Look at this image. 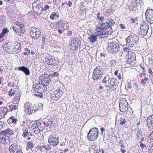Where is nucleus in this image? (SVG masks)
<instances>
[{"label":"nucleus","instance_id":"obj_35","mask_svg":"<svg viewBox=\"0 0 153 153\" xmlns=\"http://www.w3.org/2000/svg\"><path fill=\"white\" fill-rule=\"evenodd\" d=\"M29 133L28 132V129L27 128H26L23 131V132L22 134V136L23 137L25 138L27 135H28Z\"/></svg>","mask_w":153,"mask_h":153},{"label":"nucleus","instance_id":"obj_33","mask_svg":"<svg viewBox=\"0 0 153 153\" xmlns=\"http://www.w3.org/2000/svg\"><path fill=\"white\" fill-rule=\"evenodd\" d=\"M8 107L10 108V111H12L13 110H15L18 109V106L15 105H8Z\"/></svg>","mask_w":153,"mask_h":153},{"label":"nucleus","instance_id":"obj_23","mask_svg":"<svg viewBox=\"0 0 153 153\" xmlns=\"http://www.w3.org/2000/svg\"><path fill=\"white\" fill-rule=\"evenodd\" d=\"M18 149V146L16 144L11 145L9 148V150L11 153H16Z\"/></svg>","mask_w":153,"mask_h":153},{"label":"nucleus","instance_id":"obj_16","mask_svg":"<svg viewBox=\"0 0 153 153\" xmlns=\"http://www.w3.org/2000/svg\"><path fill=\"white\" fill-rule=\"evenodd\" d=\"M63 94V92L62 91L59 89L56 90L53 92V94H51V99L53 100H53L55 101H56L60 98Z\"/></svg>","mask_w":153,"mask_h":153},{"label":"nucleus","instance_id":"obj_55","mask_svg":"<svg viewBox=\"0 0 153 153\" xmlns=\"http://www.w3.org/2000/svg\"><path fill=\"white\" fill-rule=\"evenodd\" d=\"M149 63L151 64H153V60L152 58V57H149L148 59Z\"/></svg>","mask_w":153,"mask_h":153},{"label":"nucleus","instance_id":"obj_20","mask_svg":"<svg viewBox=\"0 0 153 153\" xmlns=\"http://www.w3.org/2000/svg\"><path fill=\"white\" fill-rule=\"evenodd\" d=\"M1 135L0 136V141L3 144L10 143V138L7 136Z\"/></svg>","mask_w":153,"mask_h":153},{"label":"nucleus","instance_id":"obj_60","mask_svg":"<svg viewBox=\"0 0 153 153\" xmlns=\"http://www.w3.org/2000/svg\"><path fill=\"white\" fill-rule=\"evenodd\" d=\"M94 152L95 153H101V149H99L95 150L94 151Z\"/></svg>","mask_w":153,"mask_h":153},{"label":"nucleus","instance_id":"obj_31","mask_svg":"<svg viewBox=\"0 0 153 153\" xmlns=\"http://www.w3.org/2000/svg\"><path fill=\"white\" fill-rule=\"evenodd\" d=\"M50 27L53 29H55L57 28H58L59 27V24L58 22L52 23L50 25Z\"/></svg>","mask_w":153,"mask_h":153},{"label":"nucleus","instance_id":"obj_56","mask_svg":"<svg viewBox=\"0 0 153 153\" xmlns=\"http://www.w3.org/2000/svg\"><path fill=\"white\" fill-rule=\"evenodd\" d=\"M119 26L120 27V28L122 29H124L125 28V27L123 24H120L119 25Z\"/></svg>","mask_w":153,"mask_h":153},{"label":"nucleus","instance_id":"obj_45","mask_svg":"<svg viewBox=\"0 0 153 153\" xmlns=\"http://www.w3.org/2000/svg\"><path fill=\"white\" fill-rule=\"evenodd\" d=\"M0 19L1 21H2V22H5L6 21V17L2 15Z\"/></svg>","mask_w":153,"mask_h":153},{"label":"nucleus","instance_id":"obj_7","mask_svg":"<svg viewBox=\"0 0 153 153\" xmlns=\"http://www.w3.org/2000/svg\"><path fill=\"white\" fill-rule=\"evenodd\" d=\"M30 34L32 38L34 39H38L40 35V32L37 28L31 27L30 29Z\"/></svg>","mask_w":153,"mask_h":153},{"label":"nucleus","instance_id":"obj_46","mask_svg":"<svg viewBox=\"0 0 153 153\" xmlns=\"http://www.w3.org/2000/svg\"><path fill=\"white\" fill-rule=\"evenodd\" d=\"M42 46H44V45L45 44V40L46 38H45V36H42Z\"/></svg>","mask_w":153,"mask_h":153},{"label":"nucleus","instance_id":"obj_52","mask_svg":"<svg viewBox=\"0 0 153 153\" xmlns=\"http://www.w3.org/2000/svg\"><path fill=\"white\" fill-rule=\"evenodd\" d=\"M150 77L152 83L153 84V72L151 73L149 75Z\"/></svg>","mask_w":153,"mask_h":153},{"label":"nucleus","instance_id":"obj_63","mask_svg":"<svg viewBox=\"0 0 153 153\" xmlns=\"http://www.w3.org/2000/svg\"><path fill=\"white\" fill-rule=\"evenodd\" d=\"M67 5L69 7H71L72 6V2L69 1L68 2V4H67Z\"/></svg>","mask_w":153,"mask_h":153},{"label":"nucleus","instance_id":"obj_49","mask_svg":"<svg viewBox=\"0 0 153 153\" xmlns=\"http://www.w3.org/2000/svg\"><path fill=\"white\" fill-rule=\"evenodd\" d=\"M10 119H12V122L13 123H16V121H17V119L14 118L13 117H10Z\"/></svg>","mask_w":153,"mask_h":153},{"label":"nucleus","instance_id":"obj_47","mask_svg":"<svg viewBox=\"0 0 153 153\" xmlns=\"http://www.w3.org/2000/svg\"><path fill=\"white\" fill-rule=\"evenodd\" d=\"M123 51L125 53L128 52V54L129 52H131L129 51V48L128 47H125Z\"/></svg>","mask_w":153,"mask_h":153},{"label":"nucleus","instance_id":"obj_48","mask_svg":"<svg viewBox=\"0 0 153 153\" xmlns=\"http://www.w3.org/2000/svg\"><path fill=\"white\" fill-rule=\"evenodd\" d=\"M35 3L36 4V6H40V7H41V3L39 1L37 0L36 1Z\"/></svg>","mask_w":153,"mask_h":153},{"label":"nucleus","instance_id":"obj_6","mask_svg":"<svg viewBox=\"0 0 153 153\" xmlns=\"http://www.w3.org/2000/svg\"><path fill=\"white\" fill-rule=\"evenodd\" d=\"M81 43V41L78 38L76 37L73 38L71 41L69 47L71 50L74 51L80 45Z\"/></svg>","mask_w":153,"mask_h":153},{"label":"nucleus","instance_id":"obj_17","mask_svg":"<svg viewBox=\"0 0 153 153\" xmlns=\"http://www.w3.org/2000/svg\"><path fill=\"white\" fill-rule=\"evenodd\" d=\"M13 48V44L11 42L5 43L3 46V49L9 53H11Z\"/></svg>","mask_w":153,"mask_h":153},{"label":"nucleus","instance_id":"obj_4","mask_svg":"<svg viewBox=\"0 0 153 153\" xmlns=\"http://www.w3.org/2000/svg\"><path fill=\"white\" fill-rule=\"evenodd\" d=\"M48 141L51 146H55L59 142V136L55 134H52L49 136Z\"/></svg>","mask_w":153,"mask_h":153},{"label":"nucleus","instance_id":"obj_5","mask_svg":"<svg viewBox=\"0 0 153 153\" xmlns=\"http://www.w3.org/2000/svg\"><path fill=\"white\" fill-rule=\"evenodd\" d=\"M119 45L116 42H111L108 43V52L114 53L119 50Z\"/></svg>","mask_w":153,"mask_h":153},{"label":"nucleus","instance_id":"obj_25","mask_svg":"<svg viewBox=\"0 0 153 153\" xmlns=\"http://www.w3.org/2000/svg\"><path fill=\"white\" fill-rule=\"evenodd\" d=\"M46 62L48 64L50 65H55V63L54 62V61L53 58L51 56L48 57L46 59Z\"/></svg>","mask_w":153,"mask_h":153},{"label":"nucleus","instance_id":"obj_42","mask_svg":"<svg viewBox=\"0 0 153 153\" xmlns=\"http://www.w3.org/2000/svg\"><path fill=\"white\" fill-rule=\"evenodd\" d=\"M121 152L123 153H125L126 152V150L124 149V146L123 144L121 145Z\"/></svg>","mask_w":153,"mask_h":153},{"label":"nucleus","instance_id":"obj_26","mask_svg":"<svg viewBox=\"0 0 153 153\" xmlns=\"http://www.w3.org/2000/svg\"><path fill=\"white\" fill-rule=\"evenodd\" d=\"M122 116L121 115H119L117 116L116 117V121H117V119H118L119 121H120V123L121 125H123L125 124L126 122V120L125 119H124L122 117Z\"/></svg>","mask_w":153,"mask_h":153},{"label":"nucleus","instance_id":"obj_34","mask_svg":"<svg viewBox=\"0 0 153 153\" xmlns=\"http://www.w3.org/2000/svg\"><path fill=\"white\" fill-rule=\"evenodd\" d=\"M33 141L32 140L28 142L27 144V146L28 148L30 149H32L33 147Z\"/></svg>","mask_w":153,"mask_h":153},{"label":"nucleus","instance_id":"obj_54","mask_svg":"<svg viewBox=\"0 0 153 153\" xmlns=\"http://www.w3.org/2000/svg\"><path fill=\"white\" fill-rule=\"evenodd\" d=\"M140 67L141 68H142V69H143V70H144L143 71V72H144V76H145L146 73H145V72L146 71V69H145V68L144 67L142 66L141 65H140Z\"/></svg>","mask_w":153,"mask_h":153},{"label":"nucleus","instance_id":"obj_62","mask_svg":"<svg viewBox=\"0 0 153 153\" xmlns=\"http://www.w3.org/2000/svg\"><path fill=\"white\" fill-rule=\"evenodd\" d=\"M40 94H35V95L38 97H39L40 98H41L43 97V96L42 94V93H40Z\"/></svg>","mask_w":153,"mask_h":153},{"label":"nucleus","instance_id":"obj_28","mask_svg":"<svg viewBox=\"0 0 153 153\" xmlns=\"http://www.w3.org/2000/svg\"><path fill=\"white\" fill-rule=\"evenodd\" d=\"M1 133L2 134H9L10 135L13 134L12 130L9 128H7L4 131H1Z\"/></svg>","mask_w":153,"mask_h":153},{"label":"nucleus","instance_id":"obj_2","mask_svg":"<svg viewBox=\"0 0 153 153\" xmlns=\"http://www.w3.org/2000/svg\"><path fill=\"white\" fill-rule=\"evenodd\" d=\"M104 68L101 66H97L94 70L92 78L94 80L97 81L100 79L103 75Z\"/></svg>","mask_w":153,"mask_h":153},{"label":"nucleus","instance_id":"obj_61","mask_svg":"<svg viewBox=\"0 0 153 153\" xmlns=\"http://www.w3.org/2000/svg\"><path fill=\"white\" fill-rule=\"evenodd\" d=\"M110 64L113 65H114L116 64V62L114 60L111 61L110 62Z\"/></svg>","mask_w":153,"mask_h":153},{"label":"nucleus","instance_id":"obj_38","mask_svg":"<svg viewBox=\"0 0 153 153\" xmlns=\"http://www.w3.org/2000/svg\"><path fill=\"white\" fill-rule=\"evenodd\" d=\"M15 93V91L13 90L12 89H11L10 90L8 93V95L10 96H11L14 95Z\"/></svg>","mask_w":153,"mask_h":153},{"label":"nucleus","instance_id":"obj_53","mask_svg":"<svg viewBox=\"0 0 153 153\" xmlns=\"http://www.w3.org/2000/svg\"><path fill=\"white\" fill-rule=\"evenodd\" d=\"M8 32V30L7 28H5L3 29L2 32L4 34H5L7 33Z\"/></svg>","mask_w":153,"mask_h":153},{"label":"nucleus","instance_id":"obj_40","mask_svg":"<svg viewBox=\"0 0 153 153\" xmlns=\"http://www.w3.org/2000/svg\"><path fill=\"white\" fill-rule=\"evenodd\" d=\"M35 123L37 124V126H38V128L39 127V129H40V130H43L42 126H43V125L41 123L39 122H38Z\"/></svg>","mask_w":153,"mask_h":153},{"label":"nucleus","instance_id":"obj_58","mask_svg":"<svg viewBox=\"0 0 153 153\" xmlns=\"http://www.w3.org/2000/svg\"><path fill=\"white\" fill-rule=\"evenodd\" d=\"M12 29L14 32L16 33H17V31L18 30L17 29H16V27L14 26L12 27Z\"/></svg>","mask_w":153,"mask_h":153},{"label":"nucleus","instance_id":"obj_9","mask_svg":"<svg viewBox=\"0 0 153 153\" xmlns=\"http://www.w3.org/2000/svg\"><path fill=\"white\" fill-rule=\"evenodd\" d=\"M149 29V26L146 23L143 24L140 27V29L138 31V33L142 36H145Z\"/></svg>","mask_w":153,"mask_h":153},{"label":"nucleus","instance_id":"obj_3","mask_svg":"<svg viewBox=\"0 0 153 153\" xmlns=\"http://www.w3.org/2000/svg\"><path fill=\"white\" fill-rule=\"evenodd\" d=\"M98 135L99 130L97 128H91L88 134V139L91 141H95L98 138Z\"/></svg>","mask_w":153,"mask_h":153},{"label":"nucleus","instance_id":"obj_1","mask_svg":"<svg viewBox=\"0 0 153 153\" xmlns=\"http://www.w3.org/2000/svg\"><path fill=\"white\" fill-rule=\"evenodd\" d=\"M115 24L114 20L111 18L107 19L105 22L100 23L96 27L97 30H100L97 32V34L105 35L110 34L109 30Z\"/></svg>","mask_w":153,"mask_h":153},{"label":"nucleus","instance_id":"obj_13","mask_svg":"<svg viewBox=\"0 0 153 153\" xmlns=\"http://www.w3.org/2000/svg\"><path fill=\"white\" fill-rule=\"evenodd\" d=\"M137 37L134 34H131L126 39L127 42L126 45L132 47L136 43L135 39Z\"/></svg>","mask_w":153,"mask_h":153},{"label":"nucleus","instance_id":"obj_10","mask_svg":"<svg viewBox=\"0 0 153 153\" xmlns=\"http://www.w3.org/2000/svg\"><path fill=\"white\" fill-rule=\"evenodd\" d=\"M126 58L127 59V64H129L130 65H133L135 59V54L132 52H129L128 54H127L126 56Z\"/></svg>","mask_w":153,"mask_h":153},{"label":"nucleus","instance_id":"obj_30","mask_svg":"<svg viewBox=\"0 0 153 153\" xmlns=\"http://www.w3.org/2000/svg\"><path fill=\"white\" fill-rule=\"evenodd\" d=\"M7 112V109L5 108H0V113L5 117V115Z\"/></svg>","mask_w":153,"mask_h":153},{"label":"nucleus","instance_id":"obj_39","mask_svg":"<svg viewBox=\"0 0 153 153\" xmlns=\"http://www.w3.org/2000/svg\"><path fill=\"white\" fill-rule=\"evenodd\" d=\"M59 76L57 72H54L52 74H49L48 75V76L53 77L54 76Z\"/></svg>","mask_w":153,"mask_h":153},{"label":"nucleus","instance_id":"obj_37","mask_svg":"<svg viewBox=\"0 0 153 153\" xmlns=\"http://www.w3.org/2000/svg\"><path fill=\"white\" fill-rule=\"evenodd\" d=\"M19 30L22 33H24L25 31V28L24 25L22 24L20 25V26L19 27Z\"/></svg>","mask_w":153,"mask_h":153},{"label":"nucleus","instance_id":"obj_24","mask_svg":"<svg viewBox=\"0 0 153 153\" xmlns=\"http://www.w3.org/2000/svg\"><path fill=\"white\" fill-rule=\"evenodd\" d=\"M31 128L33 130V132L36 134H39L40 131V129H39V127L37 126V124L35 123H33L31 126Z\"/></svg>","mask_w":153,"mask_h":153},{"label":"nucleus","instance_id":"obj_8","mask_svg":"<svg viewBox=\"0 0 153 153\" xmlns=\"http://www.w3.org/2000/svg\"><path fill=\"white\" fill-rule=\"evenodd\" d=\"M117 80L115 78H109L108 82L109 84L108 87L110 90H115L118 87L117 84Z\"/></svg>","mask_w":153,"mask_h":153},{"label":"nucleus","instance_id":"obj_21","mask_svg":"<svg viewBox=\"0 0 153 153\" xmlns=\"http://www.w3.org/2000/svg\"><path fill=\"white\" fill-rule=\"evenodd\" d=\"M147 123L149 128L153 129V115L149 117L147 120Z\"/></svg>","mask_w":153,"mask_h":153},{"label":"nucleus","instance_id":"obj_19","mask_svg":"<svg viewBox=\"0 0 153 153\" xmlns=\"http://www.w3.org/2000/svg\"><path fill=\"white\" fill-rule=\"evenodd\" d=\"M40 83H36L33 85L34 91L37 93H42L43 91L42 88L40 86Z\"/></svg>","mask_w":153,"mask_h":153},{"label":"nucleus","instance_id":"obj_22","mask_svg":"<svg viewBox=\"0 0 153 153\" xmlns=\"http://www.w3.org/2000/svg\"><path fill=\"white\" fill-rule=\"evenodd\" d=\"M97 31L96 33V34H91L88 38V39L92 43H94L97 40V36L100 35L97 34V32L100 30H97Z\"/></svg>","mask_w":153,"mask_h":153},{"label":"nucleus","instance_id":"obj_12","mask_svg":"<svg viewBox=\"0 0 153 153\" xmlns=\"http://www.w3.org/2000/svg\"><path fill=\"white\" fill-rule=\"evenodd\" d=\"M51 81V79L48 77L42 75L39 77V82L41 85L44 86H47Z\"/></svg>","mask_w":153,"mask_h":153},{"label":"nucleus","instance_id":"obj_50","mask_svg":"<svg viewBox=\"0 0 153 153\" xmlns=\"http://www.w3.org/2000/svg\"><path fill=\"white\" fill-rule=\"evenodd\" d=\"M49 7L48 5L46 4L45 5L44 7L42 9V10L45 11L47 10V9H49Z\"/></svg>","mask_w":153,"mask_h":153},{"label":"nucleus","instance_id":"obj_27","mask_svg":"<svg viewBox=\"0 0 153 153\" xmlns=\"http://www.w3.org/2000/svg\"><path fill=\"white\" fill-rule=\"evenodd\" d=\"M21 96L19 93L16 94L13 100V102L15 104H17L19 101Z\"/></svg>","mask_w":153,"mask_h":153},{"label":"nucleus","instance_id":"obj_57","mask_svg":"<svg viewBox=\"0 0 153 153\" xmlns=\"http://www.w3.org/2000/svg\"><path fill=\"white\" fill-rule=\"evenodd\" d=\"M4 124V122H3L1 121H0V129H1V128H2Z\"/></svg>","mask_w":153,"mask_h":153},{"label":"nucleus","instance_id":"obj_32","mask_svg":"<svg viewBox=\"0 0 153 153\" xmlns=\"http://www.w3.org/2000/svg\"><path fill=\"white\" fill-rule=\"evenodd\" d=\"M13 45V46L14 47V48L16 49H19V50H21V44L19 42H15Z\"/></svg>","mask_w":153,"mask_h":153},{"label":"nucleus","instance_id":"obj_41","mask_svg":"<svg viewBox=\"0 0 153 153\" xmlns=\"http://www.w3.org/2000/svg\"><path fill=\"white\" fill-rule=\"evenodd\" d=\"M148 80V78L147 77H145L143 79H142L141 80V83L142 84H145L146 82Z\"/></svg>","mask_w":153,"mask_h":153},{"label":"nucleus","instance_id":"obj_36","mask_svg":"<svg viewBox=\"0 0 153 153\" xmlns=\"http://www.w3.org/2000/svg\"><path fill=\"white\" fill-rule=\"evenodd\" d=\"M20 50L19 49H16L13 47V49H12V52L11 53L13 54H16L19 53L20 51Z\"/></svg>","mask_w":153,"mask_h":153},{"label":"nucleus","instance_id":"obj_43","mask_svg":"<svg viewBox=\"0 0 153 153\" xmlns=\"http://www.w3.org/2000/svg\"><path fill=\"white\" fill-rule=\"evenodd\" d=\"M55 16H58V15H56V14L55 13H53L50 16V18L52 20L54 19Z\"/></svg>","mask_w":153,"mask_h":153},{"label":"nucleus","instance_id":"obj_44","mask_svg":"<svg viewBox=\"0 0 153 153\" xmlns=\"http://www.w3.org/2000/svg\"><path fill=\"white\" fill-rule=\"evenodd\" d=\"M109 78L108 76H105L102 80V82L104 83H106L107 82V80H108V79Z\"/></svg>","mask_w":153,"mask_h":153},{"label":"nucleus","instance_id":"obj_15","mask_svg":"<svg viewBox=\"0 0 153 153\" xmlns=\"http://www.w3.org/2000/svg\"><path fill=\"white\" fill-rule=\"evenodd\" d=\"M25 111L27 114L30 115L33 112L34 110V106L32 105L31 103L29 102H26L25 104Z\"/></svg>","mask_w":153,"mask_h":153},{"label":"nucleus","instance_id":"obj_18","mask_svg":"<svg viewBox=\"0 0 153 153\" xmlns=\"http://www.w3.org/2000/svg\"><path fill=\"white\" fill-rule=\"evenodd\" d=\"M59 27L58 29L65 30H67L69 27V23L63 21H60L59 22Z\"/></svg>","mask_w":153,"mask_h":153},{"label":"nucleus","instance_id":"obj_64","mask_svg":"<svg viewBox=\"0 0 153 153\" xmlns=\"http://www.w3.org/2000/svg\"><path fill=\"white\" fill-rule=\"evenodd\" d=\"M149 137L151 138H153V132H152L150 134L149 136Z\"/></svg>","mask_w":153,"mask_h":153},{"label":"nucleus","instance_id":"obj_29","mask_svg":"<svg viewBox=\"0 0 153 153\" xmlns=\"http://www.w3.org/2000/svg\"><path fill=\"white\" fill-rule=\"evenodd\" d=\"M20 71H23L27 76H28L30 74V71L29 70L25 67L24 66H22Z\"/></svg>","mask_w":153,"mask_h":153},{"label":"nucleus","instance_id":"obj_59","mask_svg":"<svg viewBox=\"0 0 153 153\" xmlns=\"http://www.w3.org/2000/svg\"><path fill=\"white\" fill-rule=\"evenodd\" d=\"M15 24L17 25L19 27L20 26V25H22V23L18 22L16 21L15 22Z\"/></svg>","mask_w":153,"mask_h":153},{"label":"nucleus","instance_id":"obj_11","mask_svg":"<svg viewBox=\"0 0 153 153\" xmlns=\"http://www.w3.org/2000/svg\"><path fill=\"white\" fill-rule=\"evenodd\" d=\"M128 103L125 99H122L119 101L120 110L122 112L126 111L128 108Z\"/></svg>","mask_w":153,"mask_h":153},{"label":"nucleus","instance_id":"obj_14","mask_svg":"<svg viewBox=\"0 0 153 153\" xmlns=\"http://www.w3.org/2000/svg\"><path fill=\"white\" fill-rule=\"evenodd\" d=\"M145 16L148 22L150 24L153 23V10L148 9L145 13Z\"/></svg>","mask_w":153,"mask_h":153},{"label":"nucleus","instance_id":"obj_51","mask_svg":"<svg viewBox=\"0 0 153 153\" xmlns=\"http://www.w3.org/2000/svg\"><path fill=\"white\" fill-rule=\"evenodd\" d=\"M14 85V83L13 82L12 83L11 82H9L8 83V84H7V85L8 86L11 87H13Z\"/></svg>","mask_w":153,"mask_h":153}]
</instances>
